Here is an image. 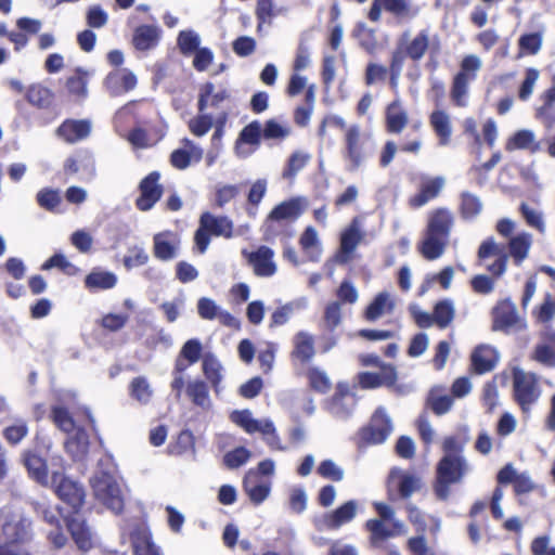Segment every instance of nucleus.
Returning a JSON list of instances; mask_svg holds the SVG:
<instances>
[{
  "instance_id": "obj_1",
  "label": "nucleus",
  "mask_w": 555,
  "mask_h": 555,
  "mask_svg": "<svg viewBox=\"0 0 555 555\" xmlns=\"http://www.w3.org/2000/svg\"><path fill=\"white\" fill-rule=\"evenodd\" d=\"M453 222L454 217L448 208L439 207L429 214L425 235L418 247L425 259L435 260L442 256Z\"/></svg>"
},
{
  "instance_id": "obj_2",
  "label": "nucleus",
  "mask_w": 555,
  "mask_h": 555,
  "mask_svg": "<svg viewBox=\"0 0 555 555\" xmlns=\"http://www.w3.org/2000/svg\"><path fill=\"white\" fill-rule=\"evenodd\" d=\"M467 473V463L464 456H442L436 466L434 492L441 500H448L450 487L462 481Z\"/></svg>"
},
{
  "instance_id": "obj_3",
  "label": "nucleus",
  "mask_w": 555,
  "mask_h": 555,
  "mask_svg": "<svg viewBox=\"0 0 555 555\" xmlns=\"http://www.w3.org/2000/svg\"><path fill=\"white\" fill-rule=\"evenodd\" d=\"M480 68L481 61L477 55L468 54L462 59L460 69L453 76L450 87V99L454 106H467L469 85L476 80Z\"/></svg>"
},
{
  "instance_id": "obj_4",
  "label": "nucleus",
  "mask_w": 555,
  "mask_h": 555,
  "mask_svg": "<svg viewBox=\"0 0 555 555\" xmlns=\"http://www.w3.org/2000/svg\"><path fill=\"white\" fill-rule=\"evenodd\" d=\"M513 399L522 413H529L541 396L539 378L533 372H525L519 367L512 371Z\"/></svg>"
},
{
  "instance_id": "obj_5",
  "label": "nucleus",
  "mask_w": 555,
  "mask_h": 555,
  "mask_svg": "<svg viewBox=\"0 0 555 555\" xmlns=\"http://www.w3.org/2000/svg\"><path fill=\"white\" fill-rule=\"evenodd\" d=\"M51 485L56 496L70 508L72 514L80 513L86 501V490L80 482L62 473L53 472Z\"/></svg>"
},
{
  "instance_id": "obj_6",
  "label": "nucleus",
  "mask_w": 555,
  "mask_h": 555,
  "mask_svg": "<svg viewBox=\"0 0 555 555\" xmlns=\"http://www.w3.org/2000/svg\"><path fill=\"white\" fill-rule=\"evenodd\" d=\"M92 489L98 501L107 509L119 515L124 512L125 500L117 480L108 473H102L92 481Z\"/></svg>"
},
{
  "instance_id": "obj_7",
  "label": "nucleus",
  "mask_w": 555,
  "mask_h": 555,
  "mask_svg": "<svg viewBox=\"0 0 555 555\" xmlns=\"http://www.w3.org/2000/svg\"><path fill=\"white\" fill-rule=\"evenodd\" d=\"M389 13L398 24L410 21L418 14V8L413 0H374L367 18L377 23L380 21L382 11Z\"/></svg>"
},
{
  "instance_id": "obj_8",
  "label": "nucleus",
  "mask_w": 555,
  "mask_h": 555,
  "mask_svg": "<svg viewBox=\"0 0 555 555\" xmlns=\"http://www.w3.org/2000/svg\"><path fill=\"white\" fill-rule=\"evenodd\" d=\"M369 153L365 141L357 125L348 127L344 135L343 158L347 164V170L357 171L366 160Z\"/></svg>"
},
{
  "instance_id": "obj_9",
  "label": "nucleus",
  "mask_w": 555,
  "mask_h": 555,
  "mask_svg": "<svg viewBox=\"0 0 555 555\" xmlns=\"http://www.w3.org/2000/svg\"><path fill=\"white\" fill-rule=\"evenodd\" d=\"M392 430L390 418L383 409H377L367 425L358 431L359 447L383 443Z\"/></svg>"
},
{
  "instance_id": "obj_10",
  "label": "nucleus",
  "mask_w": 555,
  "mask_h": 555,
  "mask_svg": "<svg viewBox=\"0 0 555 555\" xmlns=\"http://www.w3.org/2000/svg\"><path fill=\"white\" fill-rule=\"evenodd\" d=\"M160 178V172L154 170L141 179L138 185L139 196L134 201L138 210L149 211L160 201L165 192Z\"/></svg>"
},
{
  "instance_id": "obj_11",
  "label": "nucleus",
  "mask_w": 555,
  "mask_h": 555,
  "mask_svg": "<svg viewBox=\"0 0 555 555\" xmlns=\"http://www.w3.org/2000/svg\"><path fill=\"white\" fill-rule=\"evenodd\" d=\"M492 331L511 333L514 330H520L524 324L518 315L516 306L511 299H503L492 308Z\"/></svg>"
},
{
  "instance_id": "obj_12",
  "label": "nucleus",
  "mask_w": 555,
  "mask_h": 555,
  "mask_svg": "<svg viewBox=\"0 0 555 555\" xmlns=\"http://www.w3.org/2000/svg\"><path fill=\"white\" fill-rule=\"evenodd\" d=\"M402 48L408 54V59L414 63H418L427 52L431 57H436L440 52V42H431L427 30H420L411 40H406V34H403L400 41Z\"/></svg>"
},
{
  "instance_id": "obj_13",
  "label": "nucleus",
  "mask_w": 555,
  "mask_h": 555,
  "mask_svg": "<svg viewBox=\"0 0 555 555\" xmlns=\"http://www.w3.org/2000/svg\"><path fill=\"white\" fill-rule=\"evenodd\" d=\"M400 521H392L389 526L383 519L371 518L364 524V529L369 532V543L372 548H385L389 539L398 535L402 531Z\"/></svg>"
},
{
  "instance_id": "obj_14",
  "label": "nucleus",
  "mask_w": 555,
  "mask_h": 555,
  "mask_svg": "<svg viewBox=\"0 0 555 555\" xmlns=\"http://www.w3.org/2000/svg\"><path fill=\"white\" fill-rule=\"evenodd\" d=\"M398 373L395 365H380L379 372H360L358 384L362 389L391 388L397 384Z\"/></svg>"
},
{
  "instance_id": "obj_15",
  "label": "nucleus",
  "mask_w": 555,
  "mask_h": 555,
  "mask_svg": "<svg viewBox=\"0 0 555 555\" xmlns=\"http://www.w3.org/2000/svg\"><path fill=\"white\" fill-rule=\"evenodd\" d=\"M135 75L128 68L115 69L108 73L103 81L106 91L112 96L122 95L135 88Z\"/></svg>"
},
{
  "instance_id": "obj_16",
  "label": "nucleus",
  "mask_w": 555,
  "mask_h": 555,
  "mask_svg": "<svg viewBox=\"0 0 555 555\" xmlns=\"http://www.w3.org/2000/svg\"><path fill=\"white\" fill-rule=\"evenodd\" d=\"M246 258L248 264L253 267L255 275L268 278L275 274L274 251L270 247L261 245L256 250L248 253Z\"/></svg>"
},
{
  "instance_id": "obj_17",
  "label": "nucleus",
  "mask_w": 555,
  "mask_h": 555,
  "mask_svg": "<svg viewBox=\"0 0 555 555\" xmlns=\"http://www.w3.org/2000/svg\"><path fill=\"white\" fill-rule=\"evenodd\" d=\"M358 502L349 500L330 513L322 516L321 525L324 529L337 530L346 524L352 521L358 512Z\"/></svg>"
},
{
  "instance_id": "obj_18",
  "label": "nucleus",
  "mask_w": 555,
  "mask_h": 555,
  "mask_svg": "<svg viewBox=\"0 0 555 555\" xmlns=\"http://www.w3.org/2000/svg\"><path fill=\"white\" fill-rule=\"evenodd\" d=\"M477 255L480 260L491 256L496 257V260L488 267V271L494 276L499 278L505 272L508 258L505 253V246L496 244L492 237L485 240L480 244Z\"/></svg>"
},
{
  "instance_id": "obj_19",
  "label": "nucleus",
  "mask_w": 555,
  "mask_h": 555,
  "mask_svg": "<svg viewBox=\"0 0 555 555\" xmlns=\"http://www.w3.org/2000/svg\"><path fill=\"white\" fill-rule=\"evenodd\" d=\"M317 353L315 339L312 334L306 331L297 332L293 337V349L289 353L291 360L300 364H308Z\"/></svg>"
},
{
  "instance_id": "obj_20",
  "label": "nucleus",
  "mask_w": 555,
  "mask_h": 555,
  "mask_svg": "<svg viewBox=\"0 0 555 555\" xmlns=\"http://www.w3.org/2000/svg\"><path fill=\"white\" fill-rule=\"evenodd\" d=\"M363 240V233L360 231L356 221L347 227L340 234L339 249L336 254V261L339 264H346L352 259V255L358 245Z\"/></svg>"
},
{
  "instance_id": "obj_21",
  "label": "nucleus",
  "mask_w": 555,
  "mask_h": 555,
  "mask_svg": "<svg viewBox=\"0 0 555 555\" xmlns=\"http://www.w3.org/2000/svg\"><path fill=\"white\" fill-rule=\"evenodd\" d=\"M65 524L76 546L83 553L93 548V534L85 519L66 516Z\"/></svg>"
},
{
  "instance_id": "obj_22",
  "label": "nucleus",
  "mask_w": 555,
  "mask_h": 555,
  "mask_svg": "<svg viewBox=\"0 0 555 555\" xmlns=\"http://www.w3.org/2000/svg\"><path fill=\"white\" fill-rule=\"evenodd\" d=\"M307 199L300 196L292 197L278 204L269 214L271 220H281L292 225L305 211Z\"/></svg>"
},
{
  "instance_id": "obj_23",
  "label": "nucleus",
  "mask_w": 555,
  "mask_h": 555,
  "mask_svg": "<svg viewBox=\"0 0 555 555\" xmlns=\"http://www.w3.org/2000/svg\"><path fill=\"white\" fill-rule=\"evenodd\" d=\"M180 245L178 235L171 231L156 233L153 237L154 257L162 261H168L177 256Z\"/></svg>"
},
{
  "instance_id": "obj_24",
  "label": "nucleus",
  "mask_w": 555,
  "mask_h": 555,
  "mask_svg": "<svg viewBox=\"0 0 555 555\" xmlns=\"http://www.w3.org/2000/svg\"><path fill=\"white\" fill-rule=\"evenodd\" d=\"M443 185L444 180L442 177L427 178L423 180L420 184L418 192L409 198V206L414 209L423 207L428 202L439 196Z\"/></svg>"
},
{
  "instance_id": "obj_25",
  "label": "nucleus",
  "mask_w": 555,
  "mask_h": 555,
  "mask_svg": "<svg viewBox=\"0 0 555 555\" xmlns=\"http://www.w3.org/2000/svg\"><path fill=\"white\" fill-rule=\"evenodd\" d=\"M90 132L91 124L87 119H65L56 129V134L69 144L87 139Z\"/></svg>"
},
{
  "instance_id": "obj_26",
  "label": "nucleus",
  "mask_w": 555,
  "mask_h": 555,
  "mask_svg": "<svg viewBox=\"0 0 555 555\" xmlns=\"http://www.w3.org/2000/svg\"><path fill=\"white\" fill-rule=\"evenodd\" d=\"M499 357L494 348L487 345L477 346L470 354V367L477 375L494 370Z\"/></svg>"
},
{
  "instance_id": "obj_27",
  "label": "nucleus",
  "mask_w": 555,
  "mask_h": 555,
  "mask_svg": "<svg viewBox=\"0 0 555 555\" xmlns=\"http://www.w3.org/2000/svg\"><path fill=\"white\" fill-rule=\"evenodd\" d=\"M231 96L225 88L216 90L212 82L207 81L199 87L197 109L198 113L206 112L208 107L217 108Z\"/></svg>"
},
{
  "instance_id": "obj_28",
  "label": "nucleus",
  "mask_w": 555,
  "mask_h": 555,
  "mask_svg": "<svg viewBox=\"0 0 555 555\" xmlns=\"http://www.w3.org/2000/svg\"><path fill=\"white\" fill-rule=\"evenodd\" d=\"M354 405V399L347 384L338 383L334 395L328 401L331 413L338 417L349 415Z\"/></svg>"
},
{
  "instance_id": "obj_29",
  "label": "nucleus",
  "mask_w": 555,
  "mask_h": 555,
  "mask_svg": "<svg viewBox=\"0 0 555 555\" xmlns=\"http://www.w3.org/2000/svg\"><path fill=\"white\" fill-rule=\"evenodd\" d=\"M243 489L254 505L261 504L270 494L271 485L269 481L260 480L255 472H248L243 480Z\"/></svg>"
},
{
  "instance_id": "obj_30",
  "label": "nucleus",
  "mask_w": 555,
  "mask_h": 555,
  "mask_svg": "<svg viewBox=\"0 0 555 555\" xmlns=\"http://www.w3.org/2000/svg\"><path fill=\"white\" fill-rule=\"evenodd\" d=\"M23 463L33 480L41 486H48L49 470L43 457L31 451H26L23 454Z\"/></svg>"
},
{
  "instance_id": "obj_31",
  "label": "nucleus",
  "mask_w": 555,
  "mask_h": 555,
  "mask_svg": "<svg viewBox=\"0 0 555 555\" xmlns=\"http://www.w3.org/2000/svg\"><path fill=\"white\" fill-rule=\"evenodd\" d=\"M160 39V29L155 25L138 26L132 36V46L138 51H147L156 47Z\"/></svg>"
},
{
  "instance_id": "obj_32",
  "label": "nucleus",
  "mask_w": 555,
  "mask_h": 555,
  "mask_svg": "<svg viewBox=\"0 0 555 555\" xmlns=\"http://www.w3.org/2000/svg\"><path fill=\"white\" fill-rule=\"evenodd\" d=\"M89 435L82 427L75 428V433L67 437L64 443L65 451L74 461L83 460L89 451Z\"/></svg>"
},
{
  "instance_id": "obj_33",
  "label": "nucleus",
  "mask_w": 555,
  "mask_h": 555,
  "mask_svg": "<svg viewBox=\"0 0 555 555\" xmlns=\"http://www.w3.org/2000/svg\"><path fill=\"white\" fill-rule=\"evenodd\" d=\"M505 150L507 152L528 150L530 153L534 154L541 151V142L535 141L533 131L521 129L506 140Z\"/></svg>"
},
{
  "instance_id": "obj_34",
  "label": "nucleus",
  "mask_w": 555,
  "mask_h": 555,
  "mask_svg": "<svg viewBox=\"0 0 555 555\" xmlns=\"http://www.w3.org/2000/svg\"><path fill=\"white\" fill-rule=\"evenodd\" d=\"M30 522L23 517H12L2 525V533L10 544L23 543L28 539Z\"/></svg>"
},
{
  "instance_id": "obj_35",
  "label": "nucleus",
  "mask_w": 555,
  "mask_h": 555,
  "mask_svg": "<svg viewBox=\"0 0 555 555\" xmlns=\"http://www.w3.org/2000/svg\"><path fill=\"white\" fill-rule=\"evenodd\" d=\"M429 125L438 138L440 145L451 142L452 126L449 115L442 109H436L429 115Z\"/></svg>"
},
{
  "instance_id": "obj_36",
  "label": "nucleus",
  "mask_w": 555,
  "mask_h": 555,
  "mask_svg": "<svg viewBox=\"0 0 555 555\" xmlns=\"http://www.w3.org/2000/svg\"><path fill=\"white\" fill-rule=\"evenodd\" d=\"M262 235L266 242H273L276 238H280L284 244H287L294 236V230L291 224L284 221L271 220L269 214L263 224Z\"/></svg>"
},
{
  "instance_id": "obj_37",
  "label": "nucleus",
  "mask_w": 555,
  "mask_h": 555,
  "mask_svg": "<svg viewBox=\"0 0 555 555\" xmlns=\"http://www.w3.org/2000/svg\"><path fill=\"white\" fill-rule=\"evenodd\" d=\"M199 223L208 229L214 236L231 237L233 234V222L225 216L216 217L210 212L202 214Z\"/></svg>"
},
{
  "instance_id": "obj_38",
  "label": "nucleus",
  "mask_w": 555,
  "mask_h": 555,
  "mask_svg": "<svg viewBox=\"0 0 555 555\" xmlns=\"http://www.w3.org/2000/svg\"><path fill=\"white\" fill-rule=\"evenodd\" d=\"M184 142L191 147V151L177 149L171 152L169 157L170 165L178 170L186 169L192 164L193 157L195 162H199L203 156L202 150L196 147L192 141L184 139Z\"/></svg>"
},
{
  "instance_id": "obj_39",
  "label": "nucleus",
  "mask_w": 555,
  "mask_h": 555,
  "mask_svg": "<svg viewBox=\"0 0 555 555\" xmlns=\"http://www.w3.org/2000/svg\"><path fill=\"white\" fill-rule=\"evenodd\" d=\"M386 130L388 133H400L408 125L409 117L399 101H392L386 107Z\"/></svg>"
},
{
  "instance_id": "obj_40",
  "label": "nucleus",
  "mask_w": 555,
  "mask_h": 555,
  "mask_svg": "<svg viewBox=\"0 0 555 555\" xmlns=\"http://www.w3.org/2000/svg\"><path fill=\"white\" fill-rule=\"evenodd\" d=\"M27 102L41 109H47L54 102V93L41 83H33L26 89Z\"/></svg>"
},
{
  "instance_id": "obj_41",
  "label": "nucleus",
  "mask_w": 555,
  "mask_h": 555,
  "mask_svg": "<svg viewBox=\"0 0 555 555\" xmlns=\"http://www.w3.org/2000/svg\"><path fill=\"white\" fill-rule=\"evenodd\" d=\"M117 284L115 273L103 270H92L85 278V286L89 291L111 289Z\"/></svg>"
},
{
  "instance_id": "obj_42",
  "label": "nucleus",
  "mask_w": 555,
  "mask_h": 555,
  "mask_svg": "<svg viewBox=\"0 0 555 555\" xmlns=\"http://www.w3.org/2000/svg\"><path fill=\"white\" fill-rule=\"evenodd\" d=\"M393 302L386 292L378 293L364 310L365 320L373 322L379 319L386 312H391Z\"/></svg>"
},
{
  "instance_id": "obj_43",
  "label": "nucleus",
  "mask_w": 555,
  "mask_h": 555,
  "mask_svg": "<svg viewBox=\"0 0 555 555\" xmlns=\"http://www.w3.org/2000/svg\"><path fill=\"white\" fill-rule=\"evenodd\" d=\"M481 209L482 203L477 195L467 191L460 194L459 212L462 219L473 220L481 212Z\"/></svg>"
},
{
  "instance_id": "obj_44",
  "label": "nucleus",
  "mask_w": 555,
  "mask_h": 555,
  "mask_svg": "<svg viewBox=\"0 0 555 555\" xmlns=\"http://www.w3.org/2000/svg\"><path fill=\"white\" fill-rule=\"evenodd\" d=\"M453 405V398L449 395H442L441 389L433 388L426 398V406L438 416L448 413Z\"/></svg>"
},
{
  "instance_id": "obj_45",
  "label": "nucleus",
  "mask_w": 555,
  "mask_h": 555,
  "mask_svg": "<svg viewBox=\"0 0 555 555\" xmlns=\"http://www.w3.org/2000/svg\"><path fill=\"white\" fill-rule=\"evenodd\" d=\"M49 417L61 431L72 434L76 428L73 415L64 405H52Z\"/></svg>"
},
{
  "instance_id": "obj_46",
  "label": "nucleus",
  "mask_w": 555,
  "mask_h": 555,
  "mask_svg": "<svg viewBox=\"0 0 555 555\" xmlns=\"http://www.w3.org/2000/svg\"><path fill=\"white\" fill-rule=\"evenodd\" d=\"M530 246L531 236L527 233L518 234L509 240V255L516 266H519L527 258Z\"/></svg>"
},
{
  "instance_id": "obj_47",
  "label": "nucleus",
  "mask_w": 555,
  "mask_h": 555,
  "mask_svg": "<svg viewBox=\"0 0 555 555\" xmlns=\"http://www.w3.org/2000/svg\"><path fill=\"white\" fill-rule=\"evenodd\" d=\"M542 31L522 34L518 39V57L538 54L542 48Z\"/></svg>"
},
{
  "instance_id": "obj_48",
  "label": "nucleus",
  "mask_w": 555,
  "mask_h": 555,
  "mask_svg": "<svg viewBox=\"0 0 555 555\" xmlns=\"http://www.w3.org/2000/svg\"><path fill=\"white\" fill-rule=\"evenodd\" d=\"M308 385L311 390L325 395L332 388V382L327 374L318 366H310L306 372Z\"/></svg>"
},
{
  "instance_id": "obj_49",
  "label": "nucleus",
  "mask_w": 555,
  "mask_h": 555,
  "mask_svg": "<svg viewBox=\"0 0 555 555\" xmlns=\"http://www.w3.org/2000/svg\"><path fill=\"white\" fill-rule=\"evenodd\" d=\"M433 317L435 324L439 328L443 330L448 327L455 317V310L452 300L442 299L436 302L433 309Z\"/></svg>"
},
{
  "instance_id": "obj_50",
  "label": "nucleus",
  "mask_w": 555,
  "mask_h": 555,
  "mask_svg": "<svg viewBox=\"0 0 555 555\" xmlns=\"http://www.w3.org/2000/svg\"><path fill=\"white\" fill-rule=\"evenodd\" d=\"M124 109L132 114L135 121L141 125L149 124L147 117L156 113L154 104L147 100L130 101L124 106Z\"/></svg>"
},
{
  "instance_id": "obj_51",
  "label": "nucleus",
  "mask_w": 555,
  "mask_h": 555,
  "mask_svg": "<svg viewBox=\"0 0 555 555\" xmlns=\"http://www.w3.org/2000/svg\"><path fill=\"white\" fill-rule=\"evenodd\" d=\"M28 433L27 422L23 418H17L13 424L3 428L2 436L9 446L15 447L22 442Z\"/></svg>"
},
{
  "instance_id": "obj_52",
  "label": "nucleus",
  "mask_w": 555,
  "mask_h": 555,
  "mask_svg": "<svg viewBox=\"0 0 555 555\" xmlns=\"http://www.w3.org/2000/svg\"><path fill=\"white\" fill-rule=\"evenodd\" d=\"M133 555H160L150 533L137 532L131 537Z\"/></svg>"
},
{
  "instance_id": "obj_53",
  "label": "nucleus",
  "mask_w": 555,
  "mask_h": 555,
  "mask_svg": "<svg viewBox=\"0 0 555 555\" xmlns=\"http://www.w3.org/2000/svg\"><path fill=\"white\" fill-rule=\"evenodd\" d=\"M203 373L207 380L211 384L215 392H219V386L222 379L221 375V364L220 362L211 354H207L203 359Z\"/></svg>"
},
{
  "instance_id": "obj_54",
  "label": "nucleus",
  "mask_w": 555,
  "mask_h": 555,
  "mask_svg": "<svg viewBox=\"0 0 555 555\" xmlns=\"http://www.w3.org/2000/svg\"><path fill=\"white\" fill-rule=\"evenodd\" d=\"M88 72L81 67L75 69V74L66 79V89L76 98L87 95Z\"/></svg>"
},
{
  "instance_id": "obj_55",
  "label": "nucleus",
  "mask_w": 555,
  "mask_h": 555,
  "mask_svg": "<svg viewBox=\"0 0 555 555\" xmlns=\"http://www.w3.org/2000/svg\"><path fill=\"white\" fill-rule=\"evenodd\" d=\"M129 393L140 403L147 404L153 396V390L144 376H138L130 382Z\"/></svg>"
},
{
  "instance_id": "obj_56",
  "label": "nucleus",
  "mask_w": 555,
  "mask_h": 555,
  "mask_svg": "<svg viewBox=\"0 0 555 555\" xmlns=\"http://www.w3.org/2000/svg\"><path fill=\"white\" fill-rule=\"evenodd\" d=\"M186 395L195 405L205 406L209 403V389L202 379L189 382Z\"/></svg>"
},
{
  "instance_id": "obj_57",
  "label": "nucleus",
  "mask_w": 555,
  "mask_h": 555,
  "mask_svg": "<svg viewBox=\"0 0 555 555\" xmlns=\"http://www.w3.org/2000/svg\"><path fill=\"white\" fill-rule=\"evenodd\" d=\"M36 201L42 209L54 212L61 205L62 197L59 190L43 188L37 193Z\"/></svg>"
},
{
  "instance_id": "obj_58",
  "label": "nucleus",
  "mask_w": 555,
  "mask_h": 555,
  "mask_svg": "<svg viewBox=\"0 0 555 555\" xmlns=\"http://www.w3.org/2000/svg\"><path fill=\"white\" fill-rule=\"evenodd\" d=\"M52 268H57L64 274L74 276L79 273V268L74 263L69 262L66 257L61 253H55L49 259H47L42 266L41 270H50Z\"/></svg>"
},
{
  "instance_id": "obj_59",
  "label": "nucleus",
  "mask_w": 555,
  "mask_h": 555,
  "mask_svg": "<svg viewBox=\"0 0 555 555\" xmlns=\"http://www.w3.org/2000/svg\"><path fill=\"white\" fill-rule=\"evenodd\" d=\"M214 126V118L210 114L205 112L199 113L197 116L191 118L188 122L190 132L195 137L205 135Z\"/></svg>"
},
{
  "instance_id": "obj_60",
  "label": "nucleus",
  "mask_w": 555,
  "mask_h": 555,
  "mask_svg": "<svg viewBox=\"0 0 555 555\" xmlns=\"http://www.w3.org/2000/svg\"><path fill=\"white\" fill-rule=\"evenodd\" d=\"M232 421L241 426L246 433L254 434L261 429L263 423L251 417L248 410L235 411L231 416Z\"/></svg>"
},
{
  "instance_id": "obj_61",
  "label": "nucleus",
  "mask_w": 555,
  "mask_h": 555,
  "mask_svg": "<svg viewBox=\"0 0 555 555\" xmlns=\"http://www.w3.org/2000/svg\"><path fill=\"white\" fill-rule=\"evenodd\" d=\"M309 156L301 152H294L288 157L283 177L287 179L294 178L308 163Z\"/></svg>"
},
{
  "instance_id": "obj_62",
  "label": "nucleus",
  "mask_w": 555,
  "mask_h": 555,
  "mask_svg": "<svg viewBox=\"0 0 555 555\" xmlns=\"http://www.w3.org/2000/svg\"><path fill=\"white\" fill-rule=\"evenodd\" d=\"M532 314L538 322L543 324L550 323L555 314V302L553 296L551 294H546L543 302L533 310Z\"/></svg>"
},
{
  "instance_id": "obj_63",
  "label": "nucleus",
  "mask_w": 555,
  "mask_h": 555,
  "mask_svg": "<svg viewBox=\"0 0 555 555\" xmlns=\"http://www.w3.org/2000/svg\"><path fill=\"white\" fill-rule=\"evenodd\" d=\"M178 47L182 54L195 52L199 46V37L192 30H182L177 38Z\"/></svg>"
},
{
  "instance_id": "obj_64",
  "label": "nucleus",
  "mask_w": 555,
  "mask_h": 555,
  "mask_svg": "<svg viewBox=\"0 0 555 555\" xmlns=\"http://www.w3.org/2000/svg\"><path fill=\"white\" fill-rule=\"evenodd\" d=\"M542 105L535 109L538 118H545L550 115L555 104V75L552 78V85L541 94Z\"/></svg>"
}]
</instances>
